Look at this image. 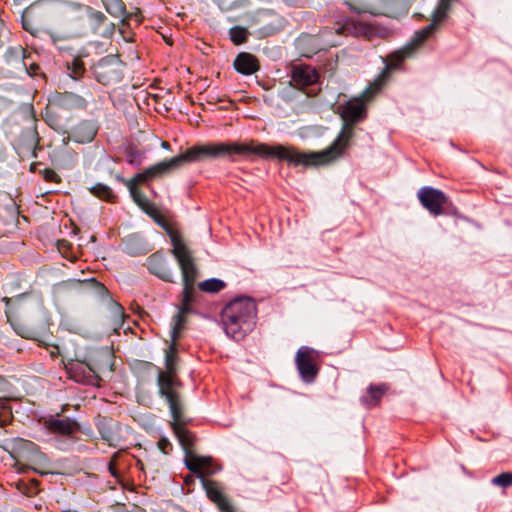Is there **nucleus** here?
<instances>
[{
	"mask_svg": "<svg viewBox=\"0 0 512 512\" xmlns=\"http://www.w3.org/2000/svg\"><path fill=\"white\" fill-rule=\"evenodd\" d=\"M44 425L50 432L63 436L72 435L79 428L74 420L68 417L60 418L59 415L44 419Z\"/></svg>",
	"mask_w": 512,
	"mask_h": 512,
	"instance_id": "2eb2a0df",
	"label": "nucleus"
},
{
	"mask_svg": "<svg viewBox=\"0 0 512 512\" xmlns=\"http://www.w3.org/2000/svg\"><path fill=\"white\" fill-rule=\"evenodd\" d=\"M137 466L139 467L140 470H142V471L145 470L144 463L140 459L137 460Z\"/></svg>",
	"mask_w": 512,
	"mask_h": 512,
	"instance_id": "c03bdc74",
	"label": "nucleus"
},
{
	"mask_svg": "<svg viewBox=\"0 0 512 512\" xmlns=\"http://www.w3.org/2000/svg\"><path fill=\"white\" fill-rule=\"evenodd\" d=\"M257 155L261 158H275L287 163H308L320 155L298 154L294 147L284 145H267L254 140L246 142H218L192 146L177 156L180 166L184 163L198 162L205 158L234 160L235 156L249 157Z\"/></svg>",
	"mask_w": 512,
	"mask_h": 512,
	"instance_id": "f257e3e1",
	"label": "nucleus"
},
{
	"mask_svg": "<svg viewBox=\"0 0 512 512\" xmlns=\"http://www.w3.org/2000/svg\"><path fill=\"white\" fill-rule=\"evenodd\" d=\"M112 315H113L116 323L121 322L124 317V311H123L122 306H120L117 303H114L112 305Z\"/></svg>",
	"mask_w": 512,
	"mask_h": 512,
	"instance_id": "f704fd0d",
	"label": "nucleus"
},
{
	"mask_svg": "<svg viewBox=\"0 0 512 512\" xmlns=\"http://www.w3.org/2000/svg\"><path fill=\"white\" fill-rule=\"evenodd\" d=\"M491 483L495 486L500 487H510L512 486V473L511 472H504L499 474L498 476L494 477L491 480Z\"/></svg>",
	"mask_w": 512,
	"mask_h": 512,
	"instance_id": "473e14b6",
	"label": "nucleus"
},
{
	"mask_svg": "<svg viewBox=\"0 0 512 512\" xmlns=\"http://www.w3.org/2000/svg\"><path fill=\"white\" fill-rule=\"evenodd\" d=\"M89 190L94 196L106 201H113L115 198L111 188L101 183L92 186Z\"/></svg>",
	"mask_w": 512,
	"mask_h": 512,
	"instance_id": "cd10ccee",
	"label": "nucleus"
},
{
	"mask_svg": "<svg viewBox=\"0 0 512 512\" xmlns=\"http://www.w3.org/2000/svg\"><path fill=\"white\" fill-rule=\"evenodd\" d=\"M178 167H180V164H179V160L177 159V156H176L169 160L159 162V163L147 168L142 173L137 174L134 177L133 181L146 182L150 179L160 177Z\"/></svg>",
	"mask_w": 512,
	"mask_h": 512,
	"instance_id": "4468645a",
	"label": "nucleus"
},
{
	"mask_svg": "<svg viewBox=\"0 0 512 512\" xmlns=\"http://www.w3.org/2000/svg\"><path fill=\"white\" fill-rule=\"evenodd\" d=\"M349 8L357 13H371L376 0H344Z\"/></svg>",
	"mask_w": 512,
	"mask_h": 512,
	"instance_id": "a878e982",
	"label": "nucleus"
},
{
	"mask_svg": "<svg viewBox=\"0 0 512 512\" xmlns=\"http://www.w3.org/2000/svg\"><path fill=\"white\" fill-rule=\"evenodd\" d=\"M106 11L115 18H120L122 22H126L128 14L126 13L125 4L122 0H101Z\"/></svg>",
	"mask_w": 512,
	"mask_h": 512,
	"instance_id": "5701e85b",
	"label": "nucleus"
},
{
	"mask_svg": "<svg viewBox=\"0 0 512 512\" xmlns=\"http://www.w3.org/2000/svg\"><path fill=\"white\" fill-rule=\"evenodd\" d=\"M198 476L201 478L202 485L209 499L216 503L219 509L222 507H227V504H229V502L222 494L218 484L215 481L206 480L204 476H208L207 474Z\"/></svg>",
	"mask_w": 512,
	"mask_h": 512,
	"instance_id": "aec40b11",
	"label": "nucleus"
},
{
	"mask_svg": "<svg viewBox=\"0 0 512 512\" xmlns=\"http://www.w3.org/2000/svg\"><path fill=\"white\" fill-rule=\"evenodd\" d=\"M4 300H5V302H6V305H8V304H9V302H10V299H8V298H4Z\"/></svg>",
	"mask_w": 512,
	"mask_h": 512,
	"instance_id": "09e8293b",
	"label": "nucleus"
},
{
	"mask_svg": "<svg viewBox=\"0 0 512 512\" xmlns=\"http://www.w3.org/2000/svg\"><path fill=\"white\" fill-rule=\"evenodd\" d=\"M38 68H39L38 65L31 64L30 65V69L27 68V72L26 73H28L29 75H34V74H36V70H38Z\"/></svg>",
	"mask_w": 512,
	"mask_h": 512,
	"instance_id": "58836bf2",
	"label": "nucleus"
},
{
	"mask_svg": "<svg viewBox=\"0 0 512 512\" xmlns=\"http://www.w3.org/2000/svg\"><path fill=\"white\" fill-rule=\"evenodd\" d=\"M184 482H185L187 485H189V484H191V483H193V482H194V478H193L192 476H187V477H185Z\"/></svg>",
	"mask_w": 512,
	"mask_h": 512,
	"instance_id": "37998d69",
	"label": "nucleus"
},
{
	"mask_svg": "<svg viewBox=\"0 0 512 512\" xmlns=\"http://www.w3.org/2000/svg\"><path fill=\"white\" fill-rule=\"evenodd\" d=\"M95 79L103 85H113L121 81L123 63L115 56L105 57L93 66Z\"/></svg>",
	"mask_w": 512,
	"mask_h": 512,
	"instance_id": "9d476101",
	"label": "nucleus"
},
{
	"mask_svg": "<svg viewBox=\"0 0 512 512\" xmlns=\"http://www.w3.org/2000/svg\"><path fill=\"white\" fill-rule=\"evenodd\" d=\"M178 167H180V164H179V160L177 159V156H176L169 160L159 162V163L147 168L142 173L137 174L134 177L133 181L146 182L150 179L160 177Z\"/></svg>",
	"mask_w": 512,
	"mask_h": 512,
	"instance_id": "ddd939ff",
	"label": "nucleus"
},
{
	"mask_svg": "<svg viewBox=\"0 0 512 512\" xmlns=\"http://www.w3.org/2000/svg\"><path fill=\"white\" fill-rule=\"evenodd\" d=\"M229 35H230L231 41L234 44L239 45V44L244 43L247 40L248 31L243 27L235 26L230 29Z\"/></svg>",
	"mask_w": 512,
	"mask_h": 512,
	"instance_id": "c85d7f7f",
	"label": "nucleus"
},
{
	"mask_svg": "<svg viewBox=\"0 0 512 512\" xmlns=\"http://www.w3.org/2000/svg\"><path fill=\"white\" fill-rule=\"evenodd\" d=\"M177 356L174 345L166 352L165 371H159L157 384L159 393L169 404L171 415L177 420L181 417V399L176 390L179 382L176 378Z\"/></svg>",
	"mask_w": 512,
	"mask_h": 512,
	"instance_id": "0eeeda50",
	"label": "nucleus"
},
{
	"mask_svg": "<svg viewBox=\"0 0 512 512\" xmlns=\"http://www.w3.org/2000/svg\"><path fill=\"white\" fill-rule=\"evenodd\" d=\"M198 287L207 293H217L225 288V283L220 279L211 278L199 283Z\"/></svg>",
	"mask_w": 512,
	"mask_h": 512,
	"instance_id": "bb28decb",
	"label": "nucleus"
},
{
	"mask_svg": "<svg viewBox=\"0 0 512 512\" xmlns=\"http://www.w3.org/2000/svg\"><path fill=\"white\" fill-rule=\"evenodd\" d=\"M144 156V152L139 151L135 148L129 147L126 150V160L131 165L139 166L142 163Z\"/></svg>",
	"mask_w": 512,
	"mask_h": 512,
	"instance_id": "c756f323",
	"label": "nucleus"
},
{
	"mask_svg": "<svg viewBox=\"0 0 512 512\" xmlns=\"http://www.w3.org/2000/svg\"><path fill=\"white\" fill-rule=\"evenodd\" d=\"M174 422L172 423V428L177 436L179 443L181 444L184 452H185V465L186 467L194 474L197 475H213L219 470V467H216L213 464V460L209 456H200L194 453V441L195 436L187 430L183 425V407L181 406V417L180 419H175L172 416Z\"/></svg>",
	"mask_w": 512,
	"mask_h": 512,
	"instance_id": "423d86ee",
	"label": "nucleus"
},
{
	"mask_svg": "<svg viewBox=\"0 0 512 512\" xmlns=\"http://www.w3.org/2000/svg\"><path fill=\"white\" fill-rule=\"evenodd\" d=\"M26 55L22 46L10 47L5 53V60L17 72H27Z\"/></svg>",
	"mask_w": 512,
	"mask_h": 512,
	"instance_id": "a211bd4d",
	"label": "nucleus"
},
{
	"mask_svg": "<svg viewBox=\"0 0 512 512\" xmlns=\"http://www.w3.org/2000/svg\"><path fill=\"white\" fill-rule=\"evenodd\" d=\"M161 146L164 148V149H169L170 148V145L168 142H162Z\"/></svg>",
	"mask_w": 512,
	"mask_h": 512,
	"instance_id": "a18cd8bd",
	"label": "nucleus"
},
{
	"mask_svg": "<svg viewBox=\"0 0 512 512\" xmlns=\"http://www.w3.org/2000/svg\"><path fill=\"white\" fill-rule=\"evenodd\" d=\"M318 80V74L314 68L307 65L295 66L292 71V81L298 87L314 84Z\"/></svg>",
	"mask_w": 512,
	"mask_h": 512,
	"instance_id": "dca6fc26",
	"label": "nucleus"
},
{
	"mask_svg": "<svg viewBox=\"0 0 512 512\" xmlns=\"http://www.w3.org/2000/svg\"><path fill=\"white\" fill-rule=\"evenodd\" d=\"M333 31L334 32L324 30L320 32L319 35L300 36L297 41V46L301 50L302 55L311 57L318 51L338 45L337 36L340 34L362 36L367 39H371L376 34V30L372 25L352 19H348L342 24H336Z\"/></svg>",
	"mask_w": 512,
	"mask_h": 512,
	"instance_id": "7ed1b4c3",
	"label": "nucleus"
},
{
	"mask_svg": "<svg viewBox=\"0 0 512 512\" xmlns=\"http://www.w3.org/2000/svg\"><path fill=\"white\" fill-rule=\"evenodd\" d=\"M83 128H85L84 125H80L77 128L74 137L78 142H90L94 138L95 132L92 129H90L84 137H80V135H78V132Z\"/></svg>",
	"mask_w": 512,
	"mask_h": 512,
	"instance_id": "72a5a7b5",
	"label": "nucleus"
},
{
	"mask_svg": "<svg viewBox=\"0 0 512 512\" xmlns=\"http://www.w3.org/2000/svg\"><path fill=\"white\" fill-rule=\"evenodd\" d=\"M455 0H440L432 16V22L417 31L411 41L402 49L388 56L387 69H396L404 59L413 54L437 29V26L447 17L452 3Z\"/></svg>",
	"mask_w": 512,
	"mask_h": 512,
	"instance_id": "39448f33",
	"label": "nucleus"
},
{
	"mask_svg": "<svg viewBox=\"0 0 512 512\" xmlns=\"http://www.w3.org/2000/svg\"><path fill=\"white\" fill-rule=\"evenodd\" d=\"M136 183L135 181L131 180L130 181V184H129V189H130V193H131V196L132 198L134 199V201L139 205L141 206L142 208H145L147 205H148V201L147 199L140 193V191L136 188Z\"/></svg>",
	"mask_w": 512,
	"mask_h": 512,
	"instance_id": "7c9ffc66",
	"label": "nucleus"
},
{
	"mask_svg": "<svg viewBox=\"0 0 512 512\" xmlns=\"http://www.w3.org/2000/svg\"><path fill=\"white\" fill-rule=\"evenodd\" d=\"M220 511H221V512H234V511H233V509H232V507H231V505H230V503H229V504H227V507H222V508H220Z\"/></svg>",
	"mask_w": 512,
	"mask_h": 512,
	"instance_id": "a19ab883",
	"label": "nucleus"
},
{
	"mask_svg": "<svg viewBox=\"0 0 512 512\" xmlns=\"http://www.w3.org/2000/svg\"><path fill=\"white\" fill-rule=\"evenodd\" d=\"M68 70H69V75L73 79H79L83 75L85 68H84L83 62L81 60L74 59L72 61L71 65H68Z\"/></svg>",
	"mask_w": 512,
	"mask_h": 512,
	"instance_id": "2f4dec72",
	"label": "nucleus"
},
{
	"mask_svg": "<svg viewBox=\"0 0 512 512\" xmlns=\"http://www.w3.org/2000/svg\"><path fill=\"white\" fill-rule=\"evenodd\" d=\"M173 255L177 259L183 278V305L186 309L188 303H193L195 299V282L198 278V270L195 266L194 260L191 256V252L183 243V241L177 237L172 236Z\"/></svg>",
	"mask_w": 512,
	"mask_h": 512,
	"instance_id": "6e6552de",
	"label": "nucleus"
},
{
	"mask_svg": "<svg viewBox=\"0 0 512 512\" xmlns=\"http://www.w3.org/2000/svg\"><path fill=\"white\" fill-rule=\"evenodd\" d=\"M256 304L248 297L229 302L221 312V322L227 336L242 340L255 325Z\"/></svg>",
	"mask_w": 512,
	"mask_h": 512,
	"instance_id": "20e7f679",
	"label": "nucleus"
},
{
	"mask_svg": "<svg viewBox=\"0 0 512 512\" xmlns=\"http://www.w3.org/2000/svg\"><path fill=\"white\" fill-rule=\"evenodd\" d=\"M44 178L47 181H57L59 177H58V175L56 174L55 171L50 170V169H46L44 171Z\"/></svg>",
	"mask_w": 512,
	"mask_h": 512,
	"instance_id": "e433bc0d",
	"label": "nucleus"
},
{
	"mask_svg": "<svg viewBox=\"0 0 512 512\" xmlns=\"http://www.w3.org/2000/svg\"><path fill=\"white\" fill-rule=\"evenodd\" d=\"M381 77L375 80L369 87H367L362 94L354 99L349 100L345 105H340L338 110L340 111V115L342 119L345 121V125L338 135V137L334 140V142L322 151H309V152H301L294 148L298 154L302 155H321L308 161V163H290L294 166H303V167H318L330 164L338 157L341 156L343 151L348 145L349 140L353 135V127L352 124L363 119L366 115L365 102L369 101L372 96L380 89L381 87Z\"/></svg>",
	"mask_w": 512,
	"mask_h": 512,
	"instance_id": "f03ea898",
	"label": "nucleus"
},
{
	"mask_svg": "<svg viewBox=\"0 0 512 512\" xmlns=\"http://www.w3.org/2000/svg\"><path fill=\"white\" fill-rule=\"evenodd\" d=\"M318 352L308 346H302L298 349L295 356V363L302 380L306 383H312L317 374Z\"/></svg>",
	"mask_w": 512,
	"mask_h": 512,
	"instance_id": "9b49d317",
	"label": "nucleus"
},
{
	"mask_svg": "<svg viewBox=\"0 0 512 512\" xmlns=\"http://www.w3.org/2000/svg\"><path fill=\"white\" fill-rule=\"evenodd\" d=\"M97 287L101 290L106 292V288L102 284H97Z\"/></svg>",
	"mask_w": 512,
	"mask_h": 512,
	"instance_id": "49530a36",
	"label": "nucleus"
},
{
	"mask_svg": "<svg viewBox=\"0 0 512 512\" xmlns=\"http://www.w3.org/2000/svg\"><path fill=\"white\" fill-rule=\"evenodd\" d=\"M148 269L151 273L167 282H173V273L166 265L165 258L160 254H153L147 261Z\"/></svg>",
	"mask_w": 512,
	"mask_h": 512,
	"instance_id": "f3484780",
	"label": "nucleus"
},
{
	"mask_svg": "<svg viewBox=\"0 0 512 512\" xmlns=\"http://www.w3.org/2000/svg\"><path fill=\"white\" fill-rule=\"evenodd\" d=\"M118 512H146L145 510H143L142 508L140 507H134L132 510L130 511H125V510H121V511H118Z\"/></svg>",
	"mask_w": 512,
	"mask_h": 512,
	"instance_id": "79ce46f5",
	"label": "nucleus"
},
{
	"mask_svg": "<svg viewBox=\"0 0 512 512\" xmlns=\"http://www.w3.org/2000/svg\"><path fill=\"white\" fill-rule=\"evenodd\" d=\"M158 447L159 449L164 453V454H167L169 452V450L171 449V444L169 442L168 439L166 438H161L159 441H158Z\"/></svg>",
	"mask_w": 512,
	"mask_h": 512,
	"instance_id": "c9c22d12",
	"label": "nucleus"
},
{
	"mask_svg": "<svg viewBox=\"0 0 512 512\" xmlns=\"http://www.w3.org/2000/svg\"><path fill=\"white\" fill-rule=\"evenodd\" d=\"M73 7L91 20L96 26H100L106 19L105 15L97 10H94L90 6L83 4H74Z\"/></svg>",
	"mask_w": 512,
	"mask_h": 512,
	"instance_id": "b1692460",
	"label": "nucleus"
},
{
	"mask_svg": "<svg viewBox=\"0 0 512 512\" xmlns=\"http://www.w3.org/2000/svg\"><path fill=\"white\" fill-rule=\"evenodd\" d=\"M417 195L422 206L431 214L434 216L442 214L443 206L447 201L442 191L432 187H422Z\"/></svg>",
	"mask_w": 512,
	"mask_h": 512,
	"instance_id": "f8f14e48",
	"label": "nucleus"
},
{
	"mask_svg": "<svg viewBox=\"0 0 512 512\" xmlns=\"http://www.w3.org/2000/svg\"><path fill=\"white\" fill-rule=\"evenodd\" d=\"M108 469H109L110 473H111L114 477H116V478L118 477L117 470H116V468H115V466H114V464H113L112 462H110V463H109V465H108Z\"/></svg>",
	"mask_w": 512,
	"mask_h": 512,
	"instance_id": "ea45409f",
	"label": "nucleus"
},
{
	"mask_svg": "<svg viewBox=\"0 0 512 512\" xmlns=\"http://www.w3.org/2000/svg\"><path fill=\"white\" fill-rule=\"evenodd\" d=\"M7 392V382L4 378L0 377V398L5 397Z\"/></svg>",
	"mask_w": 512,
	"mask_h": 512,
	"instance_id": "4c0bfd02",
	"label": "nucleus"
},
{
	"mask_svg": "<svg viewBox=\"0 0 512 512\" xmlns=\"http://www.w3.org/2000/svg\"><path fill=\"white\" fill-rule=\"evenodd\" d=\"M11 457L19 465H38L44 466L47 463L46 456L41 453L38 446L25 439H13L6 448Z\"/></svg>",
	"mask_w": 512,
	"mask_h": 512,
	"instance_id": "1a4fd4ad",
	"label": "nucleus"
},
{
	"mask_svg": "<svg viewBox=\"0 0 512 512\" xmlns=\"http://www.w3.org/2000/svg\"><path fill=\"white\" fill-rule=\"evenodd\" d=\"M191 305H192V303H188L186 309H184L183 297L181 298V305L179 308V312L173 318V326H172V331H171V337H172L173 341H175L178 338V336L180 335V333L184 327V323L186 321V314L190 311Z\"/></svg>",
	"mask_w": 512,
	"mask_h": 512,
	"instance_id": "4be33fe9",
	"label": "nucleus"
},
{
	"mask_svg": "<svg viewBox=\"0 0 512 512\" xmlns=\"http://www.w3.org/2000/svg\"><path fill=\"white\" fill-rule=\"evenodd\" d=\"M387 387L385 385L373 386L371 385L367 389V394L361 397V402L366 408L376 406L383 395L385 394Z\"/></svg>",
	"mask_w": 512,
	"mask_h": 512,
	"instance_id": "412c9836",
	"label": "nucleus"
},
{
	"mask_svg": "<svg viewBox=\"0 0 512 512\" xmlns=\"http://www.w3.org/2000/svg\"><path fill=\"white\" fill-rule=\"evenodd\" d=\"M31 468L37 472H39V470L36 468L37 465H30ZM40 474H43V471H40Z\"/></svg>",
	"mask_w": 512,
	"mask_h": 512,
	"instance_id": "de8ad7c7",
	"label": "nucleus"
},
{
	"mask_svg": "<svg viewBox=\"0 0 512 512\" xmlns=\"http://www.w3.org/2000/svg\"><path fill=\"white\" fill-rule=\"evenodd\" d=\"M60 103L65 108H85L87 101L84 97L72 92H65L60 99Z\"/></svg>",
	"mask_w": 512,
	"mask_h": 512,
	"instance_id": "393cba45",
	"label": "nucleus"
},
{
	"mask_svg": "<svg viewBox=\"0 0 512 512\" xmlns=\"http://www.w3.org/2000/svg\"><path fill=\"white\" fill-rule=\"evenodd\" d=\"M234 67L241 74L251 75L259 69V63L254 55L242 52L235 58Z\"/></svg>",
	"mask_w": 512,
	"mask_h": 512,
	"instance_id": "6ab92c4d",
	"label": "nucleus"
}]
</instances>
